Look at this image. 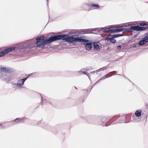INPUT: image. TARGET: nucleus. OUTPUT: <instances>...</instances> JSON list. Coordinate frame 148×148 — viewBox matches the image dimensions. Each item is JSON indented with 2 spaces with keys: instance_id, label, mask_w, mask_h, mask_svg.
<instances>
[{
  "instance_id": "nucleus-15",
  "label": "nucleus",
  "mask_w": 148,
  "mask_h": 148,
  "mask_svg": "<svg viewBox=\"0 0 148 148\" xmlns=\"http://www.w3.org/2000/svg\"><path fill=\"white\" fill-rule=\"evenodd\" d=\"M140 26H145V25H147V24H146L144 22H142V23H140Z\"/></svg>"
},
{
  "instance_id": "nucleus-19",
  "label": "nucleus",
  "mask_w": 148,
  "mask_h": 148,
  "mask_svg": "<svg viewBox=\"0 0 148 148\" xmlns=\"http://www.w3.org/2000/svg\"><path fill=\"white\" fill-rule=\"evenodd\" d=\"M121 48V46H118V47H117V48L118 49H120Z\"/></svg>"
},
{
  "instance_id": "nucleus-14",
  "label": "nucleus",
  "mask_w": 148,
  "mask_h": 148,
  "mask_svg": "<svg viewBox=\"0 0 148 148\" xmlns=\"http://www.w3.org/2000/svg\"><path fill=\"white\" fill-rule=\"evenodd\" d=\"M131 24L130 23H126L123 24L122 25L123 27H129L131 25Z\"/></svg>"
},
{
  "instance_id": "nucleus-1",
  "label": "nucleus",
  "mask_w": 148,
  "mask_h": 148,
  "mask_svg": "<svg viewBox=\"0 0 148 148\" xmlns=\"http://www.w3.org/2000/svg\"><path fill=\"white\" fill-rule=\"evenodd\" d=\"M45 37L43 36L37 37L36 39V44L39 47L42 48L45 44L49 43L56 40V36L51 37L49 38L44 40Z\"/></svg>"
},
{
  "instance_id": "nucleus-5",
  "label": "nucleus",
  "mask_w": 148,
  "mask_h": 148,
  "mask_svg": "<svg viewBox=\"0 0 148 148\" xmlns=\"http://www.w3.org/2000/svg\"><path fill=\"white\" fill-rule=\"evenodd\" d=\"M103 29V32H106V33H115L117 32H120L122 31L123 30L122 29H110L108 31H106L104 30V28H102Z\"/></svg>"
},
{
  "instance_id": "nucleus-9",
  "label": "nucleus",
  "mask_w": 148,
  "mask_h": 148,
  "mask_svg": "<svg viewBox=\"0 0 148 148\" xmlns=\"http://www.w3.org/2000/svg\"><path fill=\"white\" fill-rule=\"evenodd\" d=\"M93 46L94 49L99 50L101 48V44L98 42H94L93 43Z\"/></svg>"
},
{
  "instance_id": "nucleus-10",
  "label": "nucleus",
  "mask_w": 148,
  "mask_h": 148,
  "mask_svg": "<svg viewBox=\"0 0 148 148\" xmlns=\"http://www.w3.org/2000/svg\"><path fill=\"white\" fill-rule=\"evenodd\" d=\"M85 47L86 49L87 50H90L92 47L91 44L90 43L87 42L85 44Z\"/></svg>"
},
{
  "instance_id": "nucleus-12",
  "label": "nucleus",
  "mask_w": 148,
  "mask_h": 148,
  "mask_svg": "<svg viewBox=\"0 0 148 148\" xmlns=\"http://www.w3.org/2000/svg\"><path fill=\"white\" fill-rule=\"evenodd\" d=\"M4 51V49L2 51H0V57H3L6 55Z\"/></svg>"
},
{
  "instance_id": "nucleus-7",
  "label": "nucleus",
  "mask_w": 148,
  "mask_h": 148,
  "mask_svg": "<svg viewBox=\"0 0 148 148\" xmlns=\"http://www.w3.org/2000/svg\"><path fill=\"white\" fill-rule=\"evenodd\" d=\"M16 48V47H11L7 48L4 49V51L5 52V54H6L9 53L15 49Z\"/></svg>"
},
{
  "instance_id": "nucleus-4",
  "label": "nucleus",
  "mask_w": 148,
  "mask_h": 148,
  "mask_svg": "<svg viewBox=\"0 0 148 148\" xmlns=\"http://www.w3.org/2000/svg\"><path fill=\"white\" fill-rule=\"evenodd\" d=\"M148 42V36H146L139 42L138 44L140 46H142Z\"/></svg>"
},
{
  "instance_id": "nucleus-17",
  "label": "nucleus",
  "mask_w": 148,
  "mask_h": 148,
  "mask_svg": "<svg viewBox=\"0 0 148 148\" xmlns=\"http://www.w3.org/2000/svg\"><path fill=\"white\" fill-rule=\"evenodd\" d=\"M0 70L1 71H5L6 70V69L5 68H2L0 69Z\"/></svg>"
},
{
  "instance_id": "nucleus-8",
  "label": "nucleus",
  "mask_w": 148,
  "mask_h": 148,
  "mask_svg": "<svg viewBox=\"0 0 148 148\" xmlns=\"http://www.w3.org/2000/svg\"><path fill=\"white\" fill-rule=\"evenodd\" d=\"M27 79V78H24L22 79L18 80L16 85L19 87H21L23 85L25 81Z\"/></svg>"
},
{
  "instance_id": "nucleus-18",
  "label": "nucleus",
  "mask_w": 148,
  "mask_h": 148,
  "mask_svg": "<svg viewBox=\"0 0 148 148\" xmlns=\"http://www.w3.org/2000/svg\"><path fill=\"white\" fill-rule=\"evenodd\" d=\"M24 47L23 46H20L19 47V49H20V51H22V50H21V49H23Z\"/></svg>"
},
{
  "instance_id": "nucleus-6",
  "label": "nucleus",
  "mask_w": 148,
  "mask_h": 148,
  "mask_svg": "<svg viewBox=\"0 0 148 148\" xmlns=\"http://www.w3.org/2000/svg\"><path fill=\"white\" fill-rule=\"evenodd\" d=\"M131 29L135 31L143 30L145 29V27L139 26H132L130 27Z\"/></svg>"
},
{
  "instance_id": "nucleus-3",
  "label": "nucleus",
  "mask_w": 148,
  "mask_h": 148,
  "mask_svg": "<svg viewBox=\"0 0 148 148\" xmlns=\"http://www.w3.org/2000/svg\"><path fill=\"white\" fill-rule=\"evenodd\" d=\"M122 36L121 34H116L113 35H110L108 36L107 39L109 40L113 43L116 42V40L114 39V38L119 37V36Z\"/></svg>"
},
{
  "instance_id": "nucleus-16",
  "label": "nucleus",
  "mask_w": 148,
  "mask_h": 148,
  "mask_svg": "<svg viewBox=\"0 0 148 148\" xmlns=\"http://www.w3.org/2000/svg\"><path fill=\"white\" fill-rule=\"evenodd\" d=\"M132 45L133 47L136 48V47L137 46V43H134Z\"/></svg>"
},
{
  "instance_id": "nucleus-11",
  "label": "nucleus",
  "mask_w": 148,
  "mask_h": 148,
  "mask_svg": "<svg viewBox=\"0 0 148 148\" xmlns=\"http://www.w3.org/2000/svg\"><path fill=\"white\" fill-rule=\"evenodd\" d=\"M141 111L140 110H139L136 111L135 112V115L137 117H139L141 115Z\"/></svg>"
},
{
  "instance_id": "nucleus-2",
  "label": "nucleus",
  "mask_w": 148,
  "mask_h": 148,
  "mask_svg": "<svg viewBox=\"0 0 148 148\" xmlns=\"http://www.w3.org/2000/svg\"><path fill=\"white\" fill-rule=\"evenodd\" d=\"M56 40L62 39L63 40L69 42H72L78 39V36L75 35L70 37L67 35H58L56 36Z\"/></svg>"
},
{
  "instance_id": "nucleus-13",
  "label": "nucleus",
  "mask_w": 148,
  "mask_h": 148,
  "mask_svg": "<svg viewBox=\"0 0 148 148\" xmlns=\"http://www.w3.org/2000/svg\"><path fill=\"white\" fill-rule=\"evenodd\" d=\"M92 6L94 7L95 9H99L100 8V6L97 4H92Z\"/></svg>"
}]
</instances>
